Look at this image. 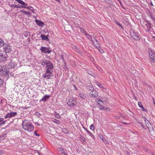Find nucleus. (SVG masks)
I'll list each match as a JSON object with an SVG mask.
<instances>
[{"mask_svg":"<svg viewBox=\"0 0 155 155\" xmlns=\"http://www.w3.org/2000/svg\"><path fill=\"white\" fill-rule=\"evenodd\" d=\"M23 129L29 132H31L34 129V127L29 121H24L22 124Z\"/></svg>","mask_w":155,"mask_h":155,"instance_id":"f257e3e1","label":"nucleus"},{"mask_svg":"<svg viewBox=\"0 0 155 155\" xmlns=\"http://www.w3.org/2000/svg\"><path fill=\"white\" fill-rule=\"evenodd\" d=\"M41 64L43 66H46L47 67V69H52L53 68V65L49 61L46 60H43Z\"/></svg>","mask_w":155,"mask_h":155,"instance_id":"f03ea898","label":"nucleus"},{"mask_svg":"<svg viewBox=\"0 0 155 155\" xmlns=\"http://www.w3.org/2000/svg\"><path fill=\"white\" fill-rule=\"evenodd\" d=\"M130 35L131 37L135 40H139L140 39L139 34L134 30L131 29L130 31Z\"/></svg>","mask_w":155,"mask_h":155,"instance_id":"7ed1b4c3","label":"nucleus"},{"mask_svg":"<svg viewBox=\"0 0 155 155\" xmlns=\"http://www.w3.org/2000/svg\"><path fill=\"white\" fill-rule=\"evenodd\" d=\"M8 71H7L5 66L3 65L0 66V74L2 75H7L8 73Z\"/></svg>","mask_w":155,"mask_h":155,"instance_id":"20e7f679","label":"nucleus"},{"mask_svg":"<svg viewBox=\"0 0 155 155\" xmlns=\"http://www.w3.org/2000/svg\"><path fill=\"white\" fill-rule=\"evenodd\" d=\"M67 104L70 107H72L76 105V102L74 98H70L67 101Z\"/></svg>","mask_w":155,"mask_h":155,"instance_id":"39448f33","label":"nucleus"},{"mask_svg":"<svg viewBox=\"0 0 155 155\" xmlns=\"http://www.w3.org/2000/svg\"><path fill=\"white\" fill-rule=\"evenodd\" d=\"M52 75L53 74L52 72L49 70V69H47L45 71V73L44 74H43V77L47 79H50Z\"/></svg>","mask_w":155,"mask_h":155,"instance_id":"423d86ee","label":"nucleus"},{"mask_svg":"<svg viewBox=\"0 0 155 155\" xmlns=\"http://www.w3.org/2000/svg\"><path fill=\"white\" fill-rule=\"evenodd\" d=\"M3 48L5 53L6 54L7 53L10 52L12 50L10 45H4Z\"/></svg>","mask_w":155,"mask_h":155,"instance_id":"0eeeda50","label":"nucleus"},{"mask_svg":"<svg viewBox=\"0 0 155 155\" xmlns=\"http://www.w3.org/2000/svg\"><path fill=\"white\" fill-rule=\"evenodd\" d=\"M7 54L2 53L0 52V62L5 61L7 59Z\"/></svg>","mask_w":155,"mask_h":155,"instance_id":"6e6552de","label":"nucleus"},{"mask_svg":"<svg viewBox=\"0 0 155 155\" xmlns=\"http://www.w3.org/2000/svg\"><path fill=\"white\" fill-rule=\"evenodd\" d=\"M40 50L42 53H50L51 52V51L48 48L42 47L40 48Z\"/></svg>","mask_w":155,"mask_h":155,"instance_id":"1a4fd4ad","label":"nucleus"},{"mask_svg":"<svg viewBox=\"0 0 155 155\" xmlns=\"http://www.w3.org/2000/svg\"><path fill=\"white\" fill-rule=\"evenodd\" d=\"M145 21L146 22V23L145 24V25L146 27V28L145 29L147 32H149L151 28V24L149 21Z\"/></svg>","mask_w":155,"mask_h":155,"instance_id":"9d476101","label":"nucleus"},{"mask_svg":"<svg viewBox=\"0 0 155 155\" xmlns=\"http://www.w3.org/2000/svg\"><path fill=\"white\" fill-rule=\"evenodd\" d=\"M17 114V113L16 112H11L10 113H8L7 114L5 117V118H11L12 117L15 116Z\"/></svg>","mask_w":155,"mask_h":155,"instance_id":"9b49d317","label":"nucleus"},{"mask_svg":"<svg viewBox=\"0 0 155 155\" xmlns=\"http://www.w3.org/2000/svg\"><path fill=\"white\" fill-rule=\"evenodd\" d=\"M149 56L151 61L153 62H155V53L152 51L150 52Z\"/></svg>","mask_w":155,"mask_h":155,"instance_id":"f8f14e48","label":"nucleus"},{"mask_svg":"<svg viewBox=\"0 0 155 155\" xmlns=\"http://www.w3.org/2000/svg\"><path fill=\"white\" fill-rule=\"evenodd\" d=\"M17 1L19 3L22 5V6H21V8H29L28 7H26L27 6V4L25 3L24 2L21 0H15Z\"/></svg>","mask_w":155,"mask_h":155,"instance_id":"ddd939ff","label":"nucleus"},{"mask_svg":"<svg viewBox=\"0 0 155 155\" xmlns=\"http://www.w3.org/2000/svg\"><path fill=\"white\" fill-rule=\"evenodd\" d=\"M8 66L10 68H14L17 67V64L14 61L12 60L10 61Z\"/></svg>","mask_w":155,"mask_h":155,"instance_id":"4468645a","label":"nucleus"},{"mask_svg":"<svg viewBox=\"0 0 155 155\" xmlns=\"http://www.w3.org/2000/svg\"><path fill=\"white\" fill-rule=\"evenodd\" d=\"M89 95L92 97H96L98 96V93L97 91H93L90 93Z\"/></svg>","mask_w":155,"mask_h":155,"instance_id":"2eb2a0df","label":"nucleus"},{"mask_svg":"<svg viewBox=\"0 0 155 155\" xmlns=\"http://www.w3.org/2000/svg\"><path fill=\"white\" fill-rule=\"evenodd\" d=\"M94 40L95 41V42L94 41V43H92L93 44L96 48H100V44L99 42L97 41V40L94 37Z\"/></svg>","mask_w":155,"mask_h":155,"instance_id":"dca6fc26","label":"nucleus"},{"mask_svg":"<svg viewBox=\"0 0 155 155\" xmlns=\"http://www.w3.org/2000/svg\"><path fill=\"white\" fill-rule=\"evenodd\" d=\"M35 22L37 25L40 27H42L45 25V24L42 21L36 19Z\"/></svg>","mask_w":155,"mask_h":155,"instance_id":"f3484780","label":"nucleus"},{"mask_svg":"<svg viewBox=\"0 0 155 155\" xmlns=\"http://www.w3.org/2000/svg\"><path fill=\"white\" fill-rule=\"evenodd\" d=\"M144 121H145V124L146 127H149L150 126V122L145 117H144L143 118Z\"/></svg>","mask_w":155,"mask_h":155,"instance_id":"a211bd4d","label":"nucleus"},{"mask_svg":"<svg viewBox=\"0 0 155 155\" xmlns=\"http://www.w3.org/2000/svg\"><path fill=\"white\" fill-rule=\"evenodd\" d=\"M58 150L61 154H63L64 155H67V153H65L64 150L62 148H59L58 149Z\"/></svg>","mask_w":155,"mask_h":155,"instance_id":"6ab92c4d","label":"nucleus"},{"mask_svg":"<svg viewBox=\"0 0 155 155\" xmlns=\"http://www.w3.org/2000/svg\"><path fill=\"white\" fill-rule=\"evenodd\" d=\"M73 49L76 52L79 53H81V50L80 49L78 48L76 46L74 45L72 46Z\"/></svg>","mask_w":155,"mask_h":155,"instance_id":"aec40b11","label":"nucleus"},{"mask_svg":"<svg viewBox=\"0 0 155 155\" xmlns=\"http://www.w3.org/2000/svg\"><path fill=\"white\" fill-rule=\"evenodd\" d=\"M50 96L46 95L44 96L42 99L40 100V101H47L49 98Z\"/></svg>","mask_w":155,"mask_h":155,"instance_id":"412c9836","label":"nucleus"},{"mask_svg":"<svg viewBox=\"0 0 155 155\" xmlns=\"http://www.w3.org/2000/svg\"><path fill=\"white\" fill-rule=\"evenodd\" d=\"M79 95L80 97L82 98V99L85 100L87 98L86 94H85L81 93Z\"/></svg>","mask_w":155,"mask_h":155,"instance_id":"4be33fe9","label":"nucleus"},{"mask_svg":"<svg viewBox=\"0 0 155 155\" xmlns=\"http://www.w3.org/2000/svg\"><path fill=\"white\" fill-rule=\"evenodd\" d=\"M41 38L43 40H45L47 41L49 40V39L48 38V37L45 36L44 34H41Z\"/></svg>","mask_w":155,"mask_h":155,"instance_id":"5701e85b","label":"nucleus"},{"mask_svg":"<svg viewBox=\"0 0 155 155\" xmlns=\"http://www.w3.org/2000/svg\"><path fill=\"white\" fill-rule=\"evenodd\" d=\"M100 138L104 142L106 143V144H107L108 143V142L105 139L103 138V137L102 135H99Z\"/></svg>","mask_w":155,"mask_h":155,"instance_id":"b1692460","label":"nucleus"},{"mask_svg":"<svg viewBox=\"0 0 155 155\" xmlns=\"http://www.w3.org/2000/svg\"><path fill=\"white\" fill-rule=\"evenodd\" d=\"M98 105V108L101 110H105L106 109V108L105 107H104L101 105H100V103L97 102Z\"/></svg>","mask_w":155,"mask_h":155,"instance_id":"393cba45","label":"nucleus"},{"mask_svg":"<svg viewBox=\"0 0 155 155\" xmlns=\"http://www.w3.org/2000/svg\"><path fill=\"white\" fill-rule=\"evenodd\" d=\"M86 35L88 38L91 42L94 43V41L92 39V36L89 34H87Z\"/></svg>","mask_w":155,"mask_h":155,"instance_id":"a878e982","label":"nucleus"},{"mask_svg":"<svg viewBox=\"0 0 155 155\" xmlns=\"http://www.w3.org/2000/svg\"><path fill=\"white\" fill-rule=\"evenodd\" d=\"M115 23L117 24V25L123 29V30H124V28L123 27L121 24H120L119 22L115 21Z\"/></svg>","mask_w":155,"mask_h":155,"instance_id":"bb28decb","label":"nucleus"},{"mask_svg":"<svg viewBox=\"0 0 155 155\" xmlns=\"http://www.w3.org/2000/svg\"><path fill=\"white\" fill-rule=\"evenodd\" d=\"M4 41L0 39V48L4 46Z\"/></svg>","mask_w":155,"mask_h":155,"instance_id":"cd10ccee","label":"nucleus"},{"mask_svg":"<svg viewBox=\"0 0 155 155\" xmlns=\"http://www.w3.org/2000/svg\"><path fill=\"white\" fill-rule=\"evenodd\" d=\"M5 123V121H3V118H0V125H3Z\"/></svg>","mask_w":155,"mask_h":155,"instance_id":"c85d7f7f","label":"nucleus"},{"mask_svg":"<svg viewBox=\"0 0 155 155\" xmlns=\"http://www.w3.org/2000/svg\"><path fill=\"white\" fill-rule=\"evenodd\" d=\"M11 7L12 8H20L21 6H18L16 5H14V4H12L11 5Z\"/></svg>","mask_w":155,"mask_h":155,"instance_id":"c756f323","label":"nucleus"},{"mask_svg":"<svg viewBox=\"0 0 155 155\" xmlns=\"http://www.w3.org/2000/svg\"><path fill=\"white\" fill-rule=\"evenodd\" d=\"M96 84L98 86H99L100 88H101L103 87V85H101L100 83H98V82H96Z\"/></svg>","mask_w":155,"mask_h":155,"instance_id":"7c9ffc66","label":"nucleus"},{"mask_svg":"<svg viewBox=\"0 0 155 155\" xmlns=\"http://www.w3.org/2000/svg\"><path fill=\"white\" fill-rule=\"evenodd\" d=\"M62 131L64 133H67L68 132V130L66 128H63L62 130Z\"/></svg>","mask_w":155,"mask_h":155,"instance_id":"2f4dec72","label":"nucleus"},{"mask_svg":"<svg viewBox=\"0 0 155 155\" xmlns=\"http://www.w3.org/2000/svg\"><path fill=\"white\" fill-rule=\"evenodd\" d=\"M90 128L91 130H94V125L93 124L91 125L90 127Z\"/></svg>","mask_w":155,"mask_h":155,"instance_id":"473e14b6","label":"nucleus"},{"mask_svg":"<svg viewBox=\"0 0 155 155\" xmlns=\"http://www.w3.org/2000/svg\"><path fill=\"white\" fill-rule=\"evenodd\" d=\"M138 105L141 108L143 107L141 103L140 102H138Z\"/></svg>","mask_w":155,"mask_h":155,"instance_id":"72a5a7b5","label":"nucleus"},{"mask_svg":"<svg viewBox=\"0 0 155 155\" xmlns=\"http://www.w3.org/2000/svg\"><path fill=\"white\" fill-rule=\"evenodd\" d=\"M104 1L107 3H108L109 4H111L112 1L110 0H104Z\"/></svg>","mask_w":155,"mask_h":155,"instance_id":"f704fd0d","label":"nucleus"},{"mask_svg":"<svg viewBox=\"0 0 155 155\" xmlns=\"http://www.w3.org/2000/svg\"><path fill=\"white\" fill-rule=\"evenodd\" d=\"M87 88H90V90H92L93 89V87L92 85H89L87 86Z\"/></svg>","mask_w":155,"mask_h":155,"instance_id":"c9c22d12","label":"nucleus"},{"mask_svg":"<svg viewBox=\"0 0 155 155\" xmlns=\"http://www.w3.org/2000/svg\"><path fill=\"white\" fill-rule=\"evenodd\" d=\"M36 115L38 117H40L41 116H42V114H40L38 112H36Z\"/></svg>","mask_w":155,"mask_h":155,"instance_id":"e433bc0d","label":"nucleus"},{"mask_svg":"<svg viewBox=\"0 0 155 155\" xmlns=\"http://www.w3.org/2000/svg\"><path fill=\"white\" fill-rule=\"evenodd\" d=\"M3 81L0 78V87L2 86L3 84Z\"/></svg>","mask_w":155,"mask_h":155,"instance_id":"4c0bfd02","label":"nucleus"},{"mask_svg":"<svg viewBox=\"0 0 155 155\" xmlns=\"http://www.w3.org/2000/svg\"><path fill=\"white\" fill-rule=\"evenodd\" d=\"M21 12H22L24 13V14H26V15L27 14V13L28 12H27L26 11L23 10H21Z\"/></svg>","mask_w":155,"mask_h":155,"instance_id":"58836bf2","label":"nucleus"},{"mask_svg":"<svg viewBox=\"0 0 155 155\" xmlns=\"http://www.w3.org/2000/svg\"><path fill=\"white\" fill-rule=\"evenodd\" d=\"M54 122L57 124H58L59 122V121L58 120L56 119H55Z\"/></svg>","mask_w":155,"mask_h":155,"instance_id":"ea45409f","label":"nucleus"},{"mask_svg":"<svg viewBox=\"0 0 155 155\" xmlns=\"http://www.w3.org/2000/svg\"><path fill=\"white\" fill-rule=\"evenodd\" d=\"M28 17H29L31 15V13L30 12H27V14Z\"/></svg>","mask_w":155,"mask_h":155,"instance_id":"a19ab883","label":"nucleus"},{"mask_svg":"<svg viewBox=\"0 0 155 155\" xmlns=\"http://www.w3.org/2000/svg\"><path fill=\"white\" fill-rule=\"evenodd\" d=\"M99 51L101 53H103L104 52V51L102 49H99Z\"/></svg>","mask_w":155,"mask_h":155,"instance_id":"79ce46f5","label":"nucleus"},{"mask_svg":"<svg viewBox=\"0 0 155 155\" xmlns=\"http://www.w3.org/2000/svg\"><path fill=\"white\" fill-rule=\"evenodd\" d=\"M97 101V103L98 102L99 103V102H100L101 101L102 102H103L102 101L101 99H100L98 100L97 101Z\"/></svg>","mask_w":155,"mask_h":155,"instance_id":"37998d69","label":"nucleus"},{"mask_svg":"<svg viewBox=\"0 0 155 155\" xmlns=\"http://www.w3.org/2000/svg\"><path fill=\"white\" fill-rule=\"evenodd\" d=\"M141 109H142V110L143 111H146V110L143 107L141 108Z\"/></svg>","mask_w":155,"mask_h":155,"instance_id":"c03bdc74","label":"nucleus"},{"mask_svg":"<svg viewBox=\"0 0 155 155\" xmlns=\"http://www.w3.org/2000/svg\"><path fill=\"white\" fill-rule=\"evenodd\" d=\"M138 123L140 124V125H141V127L143 128H144V126L142 124V123L141 122H138Z\"/></svg>","mask_w":155,"mask_h":155,"instance_id":"a18cd8bd","label":"nucleus"},{"mask_svg":"<svg viewBox=\"0 0 155 155\" xmlns=\"http://www.w3.org/2000/svg\"><path fill=\"white\" fill-rule=\"evenodd\" d=\"M89 135L91 136V137H94V136L92 134H91V133H89Z\"/></svg>","mask_w":155,"mask_h":155,"instance_id":"49530a36","label":"nucleus"},{"mask_svg":"<svg viewBox=\"0 0 155 155\" xmlns=\"http://www.w3.org/2000/svg\"><path fill=\"white\" fill-rule=\"evenodd\" d=\"M60 117V116L58 114L56 115H55V117L57 118H59V117Z\"/></svg>","mask_w":155,"mask_h":155,"instance_id":"de8ad7c7","label":"nucleus"},{"mask_svg":"<svg viewBox=\"0 0 155 155\" xmlns=\"http://www.w3.org/2000/svg\"><path fill=\"white\" fill-rule=\"evenodd\" d=\"M34 134L36 135L37 136H39V135L38 134H37L36 133V132H34Z\"/></svg>","mask_w":155,"mask_h":155,"instance_id":"09e8293b","label":"nucleus"},{"mask_svg":"<svg viewBox=\"0 0 155 155\" xmlns=\"http://www.w3.org/2000/svg\"><path fill=\"white\" fill-rule=\"evenodd\" d=\"M117 0L119 1V2L120 3V4L121 5L122 2H121V1H120V0Z\"/></svg>","mask_w":155,"mask_h":155,"instance_id":"8fccbe9b","label":"nucleus"},{"mask_svg":"<svg viewBox=\"0 0 155 155\" xmlns=\"http://www.w3.org/2000/svg\"><path fill=\"white\" fill-rule=\"evenodd\" d=\"M29 8H28V9H29L31 11H32L33 12V10H31V9H30V8H31V7H29Z\"/></svg>","mask_w":155,"mask_h":155,"instance_id":"3c124183","label":"nucleus"},{"mask_svg":"<svg viewBox=\"0 0 155 155\" xmlns=\"http://www.w3.org/2000/svg\"><path fill=\"white\" fill-rule=\"evenodd\" d=\"M86 130L88 133L89 134L90 133L87 129H86Z\"/></svg>","mask_w":155,"mask_h":155,"instance_id":"603ef678","label":"nucleus"},{"mask_svg":"<svg viewBox=\"0 0 155 155\" xmlns=\"http://www.w3.org/2000/svg\"><path fill=\"white\" fill-rule=\"evenodd\" d=\"M150 5H152V6H153V3H152V2H150Z\"/></svg>","mask_w":155,"mask_h":155,"instance_id":"864d4df0","label":"nucleus"},{"mask_svg":"<svg viewBox=\"0 0 155 155\" xmlns=\"http://www.w3.org/2000/svg\"><path fill=\"white\" fill-rule=\"evenodd\" d=\"M120 116L123 117V118H124V116L122 114H120Z\"/></svg>","mask_w":155,"mask_h":155,"instance_id":"5fc2aeb1","label":"nucleus"},{"mask_svg":"<svg viewBox=\"0 0 155 155\" xmlns=\"http://www.w3.org/2000/svg\"><path fill=\"white\" fill-rule=\"evenodd\" d=\"M68 69V68H66L65 67V70H67V69Z\"/></svg>","mask_w":155,"mask_h":155,"instance_id":"6e6d98bb","label":"nucleus"},{"mask_svg":"<svg viewBox=\"0 0 155 155\" xmlns=\"http://www.w3.org/2000/svg\"><path fill=\"white\" fill-rule=\"evenodd\" d=\"M123 123L124 124H127V123L126 122H123Z\"/></svg>","mask_w":155,"mask_h":155,"instance_id":"4d7b16f0","label":"nucleus"},{"mask_svg":"<svg viewBox=\"0 0 155 155\" xmlns=\"http://www.w3.org/2000/svg\"><path fill=\"white\" fill-rule=\"evenodd\" d=\"M152 18L153 19V18L154 19V17H153H153H152Z\"/></svg>","mask_w":155,"mask_h":155,"instance_id":"13d9d810","label":"nucleus"},{"mask_svg":"<svg viewBox=\"0 0 155 155\" xmlns=\"http://www.w3.org/2000/svg\"><path fill=\"white\" fill-rule=\"evenodd\" d=\"M154 104H155V103H154Z\"/></svg>","mask_w":155,"mask_h":155,"instance_id":"bf43d9fd","label":"nucleus"}]
</instances>
